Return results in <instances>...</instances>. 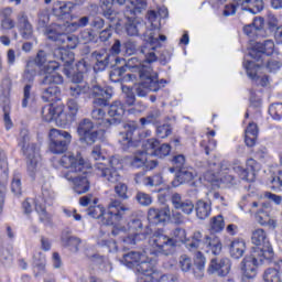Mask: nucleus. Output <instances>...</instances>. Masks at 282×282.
I'll return each instance as SVG.
<instances>
[{"instance_id": "f257e3e1", "label": "nucleus", "mask_w": 282, "mask_h": 282, "mask_svg": "<svg viewBox=\"0 0 282 282\" xmlns=\"http://www.w3.org/2000/svg\"><path fill=\"white\" fill-rule=\"evenodd\" d=\"M251 241L257 247L240 263L242 282H251L257 278V268H259V264L270 263L274 259V250L270 245V240H268L265 230L261 228L253 230Z\"/></svg>"}, {"instance_id": "f03ea898", "label": "nucleus", "mask_w": 282, "mask_h": 282, "mask_svg": "<svg viewBox=\"0 0 282 282\" xmlns=\"http://www.w3.org/2000/svg\"><path fill=\"white\" fill-rule=\"evenodd\" d=\"M87 214L94 219H99L102 226H113V224L122 221L127 215H131V207L124 205L118 198H112L108 204L107 212H105V207L98 205L90 206Z\"/></svg>"}, {"instance_id": "7ed1b4c3", "label": "nucleus", "mask_w": 282, "mask_h": 282, "mask_svg": "<svg viewBox=\"0 0 282 282\" xmlns=\"http://www.w3.org/2000/svg\"><path fill=\"white\" fill-rule=\"evenodd\" d=\"M147 251H130L123 254V263L127 268H135L138 272L137 282H155L158 281V272L151 261H142ZM141 261V262H140Z\"/></svg>"}, {"instance_id": "20e7f679", "label": "nucleus", "mask_w": 282, "mask_h": 282, "mask_svg": "<svg viewBox=\"0 0 282 282\" xmlns=\"http://www.w3.org/2000/svg\"><path fill=\"white\" fill-rule=\"evenodd\" d=\"M139 78L140 82L132 88L139 98H147L150 91L158 93L166 87V80L160 79L158 72L151 67H142L139 70Z\"/></svg>"}, {"instance_id": "39448f33", "label": "nucleus", "mask_w": 282, "mask_h": 282, "mask_svg": "<svg viewBox=\"0 0 282 282\" xmlns=\"http://www.w3.org/2000/svg\"><path fill=\"white\" fill-rule=\"evenodd\" d=\"M172 206L175 210H181L183 215H193L196 213L197 219H208L210 217V213L213 207L210 203H206L204 200H197L196 204L188 198L182 197L180 193H174L171 196Z\"/></svg>"}, {"instance_id": "423d86ee", "label": "nucleus", "mask_w": 282, "mask_h": 282, "mask_svg": "<svg viewBox=\"0 0 282 282\" xmlns=\"http://www.w3.org/2000/svg\"><path fill=\"white\" fill-rule=\"evenodd\" d=\"M265 20L262 17L254 18L251 24L243 26V32L249 39H268L270 34H274L279 28V19L274 15H270L268 19L269 32L263 29Z\"/></svg>"}, {"instance_id": "0eeeda50", "label": "nucleus", "mask_w": 282, "mask_h": 282, "mask_svg": "<svg viewBox=\"0 0 282 282\" xmlns=\"http://www.w3.org/2000/svg\"><path fill=\"white\" fill-rule=\"evenodd\" d=\"M143 40L147 44L142 45L139 50L140 54H142L143 62L151 65V63L158 62V47L154 45L159 41H166V35H160L158 33V29L150 28L143 33Z\"/></svg>"}, {"instance_id": "6e6552de", "label": "nucleus", "mask_w": 282, "mask_h": 282, "mask_svg": "<svg viewBox=\"0 0 282 282\" xmlns=\"http://www.w3.org/2000/svg\"><path fill=\"white\" fill-rule=\"evenodd\" d=\"M149 243L152 247L150 254H154L155 257H158V254L169 257V254L173 252V248H175V240L166 236L162 229L154 231Z\"/></svg>"}, {"instance_id": "1a4fd4ad", "label": "nucleus", "mask_w": 282, "mask_h": 282, "mask_svg": "<svg viewBox=\"0 0 282 282\" xmlns=\"http://www.w3.org/2000/svg\"><path fill=\"white\" fill-rule=\"evenodd\" d=\"M59 30L61 25L58 24L48 26L45 31L48 41H53L54 43H57V45H63L64 50L65 47L67 50H76V47H78V36L75 34L63 33Z\"/></svg>"}, {"instance_id": "9d476101", "label": "nucleus", "mask_w": 282, "mask_h": 282, "mask_svg": "<svg viewBox=\"0 0 282 282\" xmlns=\"http://www.w3.org/2000/svg\"><path fill=\"white\" fill-rule=\"evenodd\" d=\"M62 75H45L40 79V89L42 91L43 100L50 102L61 95V88L57 85H63Z\"/></svg>"}, {"instance_id": "9b49d317", "label": "nucleus", "mask_w": 282, "mask_h": 282, "mask_svg": "<svg viewBox=\"0 0 282 282\" xmlns=\"http://www.w3.org/2000/svg\"><path fill=\"white\" fill-rule=\"evenodd\" d=\"M78 72L73 74L72 76V85L69 87V95L73 98H80V96H87L89 91H91V87H89V84L83 83L85 72H87V63L84 61H79L77 64Z\"/></svg>"}, {"instance_id": "f8f14e48", "label": "nucleus", "mask_w": 282, "mask_h": 282, "mask_svg": "<svg viewBox=\"0 0 282 282\" xmlns=\"http://www.w3.org/2000/svg\"><path fill=\"white\" fill-rule=\"evenodd\" d=\"M50 151L61 155L69 149L72 144V134L65 130L51 129L50 131Z\"/></svg>"}, {"instance_id": "ddd939ff", "label": "nucleus", "mask_w": 282, "mask_h": 282, "mask_svg": "<svg viewBox=\"0 0 282 282\" xmlns=\"http://www.w3.org/2000/svg\"><path fill=\"white\" fill-rule=\"evenodd\" d=\"M110 167H107L105 163L97 162L95 163V171L99 177H104L106 182H110V184H118L120 182V173H118V169L122 166L120 160L112 156L109 161Z\"/></svg>"}, {"instance_id": "4468645a", "label": "nucleus", "mask_w": 282, "mask_h": 282, "mask_svg": "<svg viewBox=\"0 0 282 282\" xmlns=\"http://www.w3.org/2000/svg\"><path fill=\"white\" fill-rule=\"evenodd\" d=\"M138 123L129 122L123 126V131L119 132V143L122 151H133L140 147V140L135 139Z\"/></svg>"}, {"instance_id": "2eb2a0df", "label": "nucleus", "mask_w": 282, "mask_h": 282, "mask_svg": "<svg viewBox=\"0 0 282 282\" xmlns=\"http://www.w3.org/2000/svg\"><path fill=\"white\" fill-rule=\"evenodd\" d=\"M91 59L94 61V72H105L107 67H113L118 64V56L111 55L109 51H95L91 53Z\"/></svg>"}, {"instance_id": "dca6fc26", "label": "nucleus", "mask_w": 282, "mask_h": 282, "mask_svg": "<svg viewBox=\"0 0 282 282\" xmlns=\"http://www.w3.org/2000/svg\"><path fill=\"white\" fill-rule=\"evenodd\" d=\"M88 94L94 98L93 105L95 107H108L109 100L113 96V89L95 84Z\"/></svg>"}, {"instance_id": "f3484780", "label": "nucleus", "mask_w": 282, "mask_h": 282, "mask_svg": "<svg viewBox=\"0 0 282 282\" xmlns=\"http://www.w3.org/2000/svg\"><path fill=\"white\" fill-rule=\"evenodd\" d=\"M41 113L45 122H52V120H55L56 124H59V127H65V124H67V115L61 107L50 104L42 108Z\"/></svg>"}, {"instance_id": "a211bd4d", "label": "nucleus", "mask_w": 282, "mask_h": 282, "mask_svg": "<svg viewBox=\"0 0 282 282\" xmlns=\"http://www.w3.org/2000/svg\"><path fill=\"white\" fill-rule=\"evenodd\" d=\"M59 164L64 169H70L67 173H87V169L85 167V160H83L82 155L75 156L73 153L64 154L59 159Z\"/></svg>"}, {"instance_id": "6ab92c4d", "label": "nucleus", "mask_w": 282, "mask_h": 282, "mask_svg": "<svg viewBox=\"0 0 282 282\" xmlns=\"http://www.w3.org/2000/svg\"><path fill=\"white\" fill-rule=\"evenodd\" d=\"M23 155L26 158L28 172L31 177L36 175L39 169V162H41V154H39V149L35 143H31L22 149Z\"/></svg>"}, {"instance_id": "aec40b11", "label": "nucleus", "mask_w": 282, "mask_h": 282, "mask_svg": "<svg viewBox=\"0 0 282 282\" xmlns=\"http://www.w3.org/2000/svg\"><path fill=\"white\" fill-rule=\"evenodd\" d=\"M82 174V175H80ZM83 172H65L64 177L74 185L73 188L77 195L89 192V180L83 176Z\"/></svg>"}, {"instance_id": "412c9836", "label": "nucleus", "mask_w": 282, "mask_h": 282, "mask_svg": "<svg viewBox=\"0 0 282 282\" xmlns=\"http://www.w3.org/2000/svg\"><path fill=\"white\" fill-rule=\"evenodd\" d=\"M232 263L228 258H213L207 269L208 274H216V276H228L230 274Z\"/></svg>"}, {"instance_id": "4be33fe9", "label": "nucleus", "mask_w": 282, "mask_h": 282, "mask_svg": "<svg viewBox=\"0 0 282 282\" xmlns=\"http://www.w3.org/2000/svg\"><path fill=\"white\" fill-rule=\"evenodd\" d=\"M171 219V208L169 206L162 208H150L148 212V220L153 226H164Z\"/></svg>"}, {"instance_id": "5701e85b", "label": "nucleus", "mask_w": 282, "mask_h": 282, "mask_svg": "<svg viewBox=\"0 0 282 282\" xmlns=\"http://www.w3.org/2000/svg\"><path fill=\"white\" fill-rule=\"evenodd\" d=\"M274 54V41L264 40L257 42L253 48L249 52V56L254 61H260L262 56H272Z\"/></svg>"}, {"instance_id": "b1692460", "label": "nucleus", "mask_w": 282, "mask_h": 282, "mask_svg": "<svg viewBox=\"0 0 282 282\" xmlns=\"http://www.w3.org/2000/svg\"><path fill=\"white\" fill-rule=\"evenodd\" d=\"M128 19V22L126 23V31L129 36H144V32L149 30L147 28V24L144 22H140L138 19H135V15H131L129 13V17H126Z\"/></svg>"}, {"instance_id": "393cba45", "label": "nucleus", "mask_w": 282, "mask_h": 282, "mask_svg": "<svg viewBox=\"0 0 282 282\" xmlns=\"http://www.w3.org/2000/svg\"><path fill=\"white\" fill-rule=\"evenodd\" d=\"M124 111H127V109L124 108V104H122L120 100H116L109 106L108 116L111 118L110 127H112V124H120L122 122Z\"/></svg>"}, {"instance_id": "a878e982", "label": "nucleus", "mask_w": 282, "mask_h": 282, "mask_svg": "<svg viewBox=\"0 0 282 282\" xmlns=\"http://www.w3.org/2000/svg\"><path fill=\"white\" fill-rule=\"evenodd\" d=\"M18 23L22 39L25 41H32V39H34V28L32 26V23H30V19H28L25 12H21L18 15Z\"/></svg>"}, {"instance_id": "bb28decb", "label": "nucleus", "mask_w": 282, "mask_h": 282, "mask_svg": "<svg viewBox=\"0 0 282 282\" xmlns=\"http://www.w3.org/2000/svg\"><path fill=\"white\" fill-rule=\"evenodd\" d=\"M80 243H83V240L76 236H73L72 231H64L62 234V245L64 248H67L69 252L76 254L79 250Z\"/></svg>"}, {"instance_id": "cd10ccee", "label": "nucleus", "mask_w": 282, "mask_h": 282, "mask_svg": "<svg viewBox=\"0 0 282 282\" xmlns=\"http://www.w3.org/2000/svg\"><path fill=\"white\" fill-rule=\"evenodd\" d=\"M241 10H247L251 14H259L263 10V0H234Z\"/></svg>"}, {"instance_id": "c85d7f7f", "label": "nucleus", "mask_w": 282, "mask_h": 282, "mask_svg": "<svg viewBox=\"0 0 282 282\" xmlns=\"http://www.w3.org/2000/svg\"><path fill=\"white\" fill-rule=\"evenodd\" d=\"M72 10H74V4L70 2L57 1L53 6V14L57 17V19H69Z\"/></svg>"}, {"instance_id": "c756f323", "label": "nucleus", "mask_w": 282, "mask_h": 282, "mask_svg": "<svg viewBox=\"0 0 282 282\" xmlns=\"http://www.w3.org/2000/svg\"><path fill=\"white\" fill-rule=\"evenodd\" d=\"M35 210L41 224H44V226H52V215L47 213L45 204H43V198L35 199Z\"/></svg>"}, {"instance_id": "7c9ffc66", "label": "nucleus", "mask_w": 282, "mask_h": 282, "mask_svg": "<svg viewBox=\"0 0 282 282\" xmlns=\"http://www.w3.org/2000/svg\"><path fill=\"white\" fill-rule=\"evenodd\" d=\"M36 74H39V67H36V63L29 61L22 73V83H29V85H32L36 78Z\"/></svg>"}, {"instance_id": "2f4dec72", "label": "nucleus", "mask_w": 282, "mask_h": 282, "mask_svg": "<svg viewBox=\"0 0 282 282\" xmlns=\"http://www.w3.org/2000/svg\"><path fill=\"white\" fill-rule=\"evenodd\" d=\"M205 246L207 248V252H212V254H221V240L215 235L205 237Z\"/></svg>"}, {"instance_id": "473e14b6", "label": "nucleus", "mask_w": 282, "mask_h": 282, "mask_svg": "<svg viewBox=\"0 0 282 282\" xmlns=\"http://www.w3.org/2000/svg\"><path fill=\"white\" fill-rule=\"evenodd\" d=\"M257 138H259V128L257 123H249L245 132V142L247 147H254L257 144Z\"/></svg>"}, {"instance_id": "72a5a7b5", "label": "nucleus", "mask_w": 282, "mask_h": 282, "mask_svg": "<svg viewBox=\"0 0 282 282\" xmlns=\"http://www.w3.org/2000/svg\"><path fill=\"white\" fill-rule=\"evenodd\" d=\"M107 112L102 108H94L91 111L93 120H96L97 124L100 127H105V129H109L111 127V119L106 118Z\"/></svg>"}, {"instance_id": "f704fd0d", "label": "nucleus", "mask_w": 282, "mask_h": 282, "mask_svg": "<svg viewBox=\"0 0 282 282\" xmlns=\"http://www.w3.org/2000/svg\"><path fill=\"white\" fill-rule=\"evenodd\" d=\"M1 17V30H13L14 28V20H12L10 17H12V8L7 7L0 11Z\"/></svg>"}, {"instance_id": "c9c22d12", "label": "nucleus", "mask_w": 282, "mask_h": 282, "mask_svg": "<svg viewBox=\"0 0 282 282\" xmlns=\"http://www.w3.org/2000/svg\"><path fill=\"white\" fill-rule=\"evenodd\" d=\"M232 259H241L246 252V242L243 240H234L229 247Z\"/></svg>"}, {"instance_id": "e433bc0d", "label": "nucleus", "mask_w": 282, "mask_h": 282, "mask_svg": "<svg viewBox=\"0 0 282 282\" xmlns=\"http://www.w3.org/2000/svg\"><path fill=\"white\" fill-rule=\"evenodd\" d=\"M89 260L91 261V263H95V265H99L101 272H111L113 270L111 262H109V260L105 259V257L98 253L90 256Z\"/></svg>"}, {"instance_id": "4c0bfd02", "label": "nucleus", "mask_w": 282, "mask_h": 282, "mask_svg": "<svg viewBox=\"0 0 282 282\" xmlns=\"http://www.w3.org/2000/svg\"><path fill=\"white\" fill-rule=\"evenodd\" d=\"M53 55L57 61H62L67 66L74 63V53L63 47L55 48Z\"/></svg>"}, {"instance_id": "58836bf2", "label": "nucleus", "mask_w": 282, "mask_h": 282, "mask_svg": "<svg viewBox=\"0 0 282 282\" xmlns=\"http://www.w3.org/2000/svg\"><path fill=\"white\" fill-rule=\"evenodd\" d=\"M115 0H101L100 8L104 12V17L110 21V23H116V12L113 11Z\"/></svg>"}, {"instance_id": "ea45409f", "label": "nucleus", "mask_w": 282, "mask_h": 282, "mask_svg": "<svg viewBox=\"0 0 282 282\" xmlns=\"http://www.w3.org/2000/svg\"><path fill=\"white\" fill-rule=\"evenodd\" d=\"M195 175L188 169L184 167L176 174V178L172 182L173 186H180V184H186L193 182Z\"/></svg>"}, {"instance_id": "a19ab883", "label": "nucleus", "mask_w": 282, "mask_h": 282, "mask_svg": "<svg viewBox=\"0 0 282 282\" xmlns=\"http://www.w3.org/2000/svg\"><path fill=\"white\" fill-rule=\"evenodd\" d=\"M184 243L189 252H197L199 246H202V234L199 231H195L191 238L185 239Z\"/></svg>"}, {"instance_id": "79ce46f5", "label": "nucleus", "mask_w": 282, "mask_h": 282, "mask_svg": "<svg viewBox=\"0 0 282 282\" xmlns=\"http://www.w3.org/2000/svg\"><path fill=\"white\" fill-rule=\"evenodd\" d=\"M161 118H162V110L158 108H153L148 112L147 117L140 119V122L141 124H145V123L158 124Z\"/></svg>"}, {"instance_id": "37998d69", "label": "nucleus", "mask_w": 282, "mask_h": 282, "mask_svg": "<svg viewBox=\"0 0 282 282\" xmlns=\"http://www.w3.org/2000/svg\"><path fill=\"white\" fill-rule=\"evenodd\" d=\"M130 3L132 8H128L124 11V17H129L131 14L132 17H135V14H140L144 8H147V1L145 0H130Z\"/></svg>"}, {"instance_id": "c03bdc74", "label": "nucleus", "mask_w": 282, "mask_h": 282, "mask_svg": "<svg viewBox=\"0 0 282 282\" xmlns=\"http://www.w3.org/2000/svg\"><path fill=\"white\" fill-rule=\"evenodd\" d=\"M172 164L173 166L169 169L170 173H177L186 169V156H184V154L174 155Z\"/></svg>"}, {"instance_id": "a18cd8bd", "label": "nucleus", "mask_w": 282, "mask_h": 282, "mask_svg": "<svg viewBox=\"0 0 282 282\" xmlns=\"http://www.w3.org/2000/svg\"><path fill=\"white\" fill-rule=\"evenodd\" d=\"M257 221L260 226H269V228H276V220L272 219L270 215L263 210H259L257 214Z\"/></svg>"}, {"instance_id": "49530a36", "label": "nucleus", "mask_w": 282, "mask_h": 282, "mask_svg": "<svg viewBox=\"0 0 282 282\" xmlns=\"http://www.w3.org/2000/svg\"><path fill=\"white\" fill-rule=\"evenodd\" d=\"M147 164V152L139 151L134 153L130 161V166L132 169H142Z\"/></svg>"}, {"instance_id": "de8ad7c7", "label": "nucleus", "mask_w": 282, "mask_h": 282, "mask_svg": "<svg viewBox=\"0 0 282 282\" xmlns=\"http://www.w3.org/2000/svg\"><path fill=\"white\" fill-rule=\"evenodd\" d=\"M196 270L194 271V275L197 279H202L204 276V268L206 267V258L204 257V253L200 251H196Z\"/></svg>"}, {"instance_id": "09e8293b", "label": "nucleus", "mask_w": 282, "mask_h": 282, "mask_svg": "<svg viewBox=\"0 0 282 282\" xmlns=\"http://www.w3.org/2000/svg\"><path fill=\"white\" fill-rule=\"evenodd\" d=\"M121 91L123 94V98L126 100V104L129 107H133V105H135V91L133 90V88L122 85L121 86Z\"/></svg>"}, {"instance_id": "8fccbe9b", "label": "nucleus", "mask_w": 282, "mask_h": 282, "mask_svg": "<svg viewBox=\"0 0 282 282\" xmlns=\"http://www.w3.org/2000/svg\"><path fill=\"white\" fill-rule=\"evenodd\" d=\"M94 131V121L91 119H83L77 127L78 135H85V133H91Z\"/></svg>"}, {"instance_id": "3c124183", "label": "nucleus", "mask_w": 282, "mask_h": 282, "mask_svg": "<svg viewBox=\"0 0 282 282\" xmlns=\"http://www.w3.org/2000/svg\"><path fill=\"white\" fill-rule=\"evenodd\" d=\"M264 282H281V273L274 268H269L263 273Z\"/></svg>"}, {"instance_id": "603ef678", "label": "nucleus", "mask_w": 282, "mask_h": 282, "mask_svg": "<svg viewBox=\"0 0 282 282\" xmlns=\"http://www.w3.org/2000/svg\"><path fill=\"white\" fill-rule=\"evenodd\" d=\"M115 193L119 199H122L123 202L129 199V186L124 183H117L115 185Z\"/></svg>"}, {"instance_id": "864d4df0", "label": "nucleus", "mask_w": 282, "mask_h": 282, "mask_svg": "<svg viewBox=\"0 0 282 282\" xmlns=\"http://www.w3.org/2000/svg\"><path fill=\"white\" fill-rule=\"evenodd\" d=\"M96 140H98V131L93 130L91 132H86L85 134L79 135L82 144H87L88 147L95 144Z\"/></svg>"}, {"instance_id": "5fc2aeb1", "label": "nucleus", "mask_w": 282, "mask_h": 282, "mask_svg": "<svg viewBox=\"0 0 282 282\" xmlns=\"http://www.w3.org/2000/svg\"><path fill=\"white\" fill-rule=\"evenodd\" d=\"M141 61L138 59V57H132L129 58L128 62L126 63V65H123V67H126V69H139V72L142 69V67H147V66H141L142 63H148L144 62V55L141 54Z\"/></svg>"}, {"instance_id": "6e6d98bb", "label": "nucleus", "mask_w": 282, "mask_h": 282, "mask_svg": "<svg viewBox=\"0 0 282 282\" xmlns=\"http://www.w3.org/2000/svg\"><path fill=\"white\" fill-rule=\"evenodd\" d=\"M269 115L272 120H282V102H274L269 106Z\"/></svg>"}, {"instance_id": "4d7b16f0", "label": "nucleus", "mask_w": 282, "mask_h": 282, "mask_svg": "<svg viewBox=\"0 0 282 282\" xmlns=\"http://www.w3.org/2000/svg\"><path fill=\"white\" fill-rule=\"evenodd\" d=\"M158 147H160V141L158 139H148L143 144V153H145V155H153V151H156Z\"/></svg>"}, {"instance_id": "13d9d810", "label": "nucleus", "mask_w": 282, "mask_h": 282, "mask_svg": "<svg viewBox=\"0 0 282 282\" xmlns=\"http://www.w3.org/2000/svg\"><path fill=\"white\" fill-rule=\"evenodd\" d=\"M10 89H12V79L7 77L2 79L0 85V100H3V98H8V96H10Z\"/></svg>"}, {"instance_id": "bf43d9fd", "label": "nucleus", "mask_w": 282, "mask_h": 282, "mask_svg": "<svg viewBox=\"0 0 282 282\" xmlns=\"http://www.w3.org/2000/svg\"><path fill=\"white\" fill-rule=\"evenodd\" d=\"M172 239L175 241V247L177 243H184L186 241V229L177 227L172 231Z\"/></svg>"}, {"instance_id": "052dcab7", "label": "nucleus", "mask_w": 282, "mask_h": 282, "mask_svg": "<svg viewBox=\"0 0 282 282\" xmlns=\"http://www.w3.org/2000/svg\"><path fill=\"white\" fill-rule=\"evenodd\" d=\"M142 220L140 218H133L128 223L129 232H134V235H142Z\"/></svg>"}, {"instance_id": "680f3d73", "label": "nucleus", "mask_w": 282, "mask_h": 282, "mask_svg": "<svg viewBox=\"0 0 282 282\" xmlns=\"http://www.w3.org/2000/svg\"><path fill=\"white\" fill-rule=\"evenodd\" d=\"M123 52L128 54V56H133V54L140 52V48L138 50V42L132 40L123 42Z\"/></svg>"}, {"instance_id": "e2e57ef3", "label": "nucleus", "mask_w": 282, "mask_h": 282, "mask_svg": "<svg viewBox=\"0 0 282 282\" xmlns=\"http://www.w3.org/2000/svg\"><path fill=\"white\" fill-rule=\"evenodd\" d=\"M226 224L224 223V216L218 215L212 218V232H221Z\"/></svg>"}, {"instance_id": "0e129e2a", "label": "nucleus", "mask_w": 282, "mask_h": 282, "mask_svg": "<svg viewBox=\"0 0 282 282\" xmlns=\"http://www.w3.org/2000/svg\"><path fill=\"white\" fill-rule=\"evenodd\" d=\"M178 265L182 272H191V268H193V259L186 254H183L180 257Z\"/></svg>"}, {"instance_id": "69168bd1", "label": "nucleus", "mask_w": 282, "mask_h": 282, "mask_svg": "<svg viewBox=\"0 0 282 282\" xmlns=\"http://www.w3.org/2000/svg\"><path fill=\"white\" fill-rule=\"evenodd\" d=\"M140 241V235L134 232H129L123 236L121 243H124V246H135Z\"/></svg>"}, {"instance_id": "338daca9", "label": "nucleus", "mask_w": 282, "mask_h": 282, "mask_svg": "<svg viewBox=\"0 0 282 282\" xmlns=\"http://www.w3.org/2000/svg\"><path fill=\"white\" fill-rule=\"evenodd\" d=\"M153 155L156 158H166L171 153V144L163 143L161 145H158L156 150H154Z\"/></svg>"}, {"instance_id": "774afa93", "label": "nucleus", "mask_w": 282, "mask_h": 282, "mask_svg": "<svg viewBox=\"0 0 282 282\" xmlns=\"http://www.w3.org/2000/svg\"><path fill=\"white\" fill-rule=\"evenodd\" d=\"M47 52L40 50L35 56V59L32 63H35V67H43L47 63Z\"/></svg>"}]
</instances>
